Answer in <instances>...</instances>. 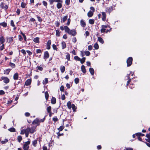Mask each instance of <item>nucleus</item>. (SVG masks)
I'll return each mask as SVG.
<instances>
[{
	"instance_id": "nucleus-55",
	"label": "nucleus",
	"mask_w": 150,
	"mask_h": 150,
	"mask_svg": "<svg viewBox=\"0 0 150 150\" xmlns=\"http://www.w3.org/2000/svg\"><path fill=\"white\" fill-rule=\"evenodd\" d=\"M48 82V80L47 79L45 78V79L44 81H43V83L44 84H47Z\"/></svg>"
},
{
	"instance_id": "nucleus-8",
	"label": "nucleus",
	"mask_w": 150,
	"mask_h": 150,
	"mask_svg": "<svg viewBox=\"0 0 150 150\" xmlns=\"http://www.w3.org/2000/svg\"><path fill=\"white\" fill-rule=\"evenodd\" d=\"M101 28L100 29V32L101 33H105L106 31V28H107V27L106 25H101Z\"/></svg>"
},
{
	"instance_id": "nucleus-18",
	"label": "nucleus",
	"mask_w": 150,
	"mask_h": 150,
	"mask_svg": "<svg viewBox=\"0 0 150 150\" xmlns=\"http://www.w3.org/2000/svg\"><path fill=\"white\" fill-rule=\"evenodd\" d=\"M93 14V13L91 10H90L87 13V16L89 17H92Z\"/></svg>"
},
{
	"instance_id": "nucleus-48",
	"label": "nucleus",
	"mask_w": 150,
	"mask_h": 150,
	"mask_svg": "<svg viewBox=\"0 0 150 150\" xmlns=\"http://www.w3.org/2000/svg\"><path fill=\"white\" fill-rule=\"evenodd\" d=\"M71 108H72L74 111H75V110L76 109V107L75 106V105L74 104H72V105Z\"/></svg>"
},
{
	"instance_id": "nucleus-22",
	"label": "nucleus",
	"mask_w": 150,
	"mask_h": 150,
	"mask_svg": "<svg viewBox=\"0 0 150 150\" xmlns=\"http://www.w3.org/2000/svg\"><path fill=\"white\" fill-rule=\"evenodd\" d=\"M39 37H36L34 38L33 41L35 43H39Z\"/></svg>"
},
{
	"instance_id": "nucleus-35",
	"label": "nucleus",
	"mask_w": 150,
	"mask_h": 150,
	"mask_svg": "<svg viewBox=\"0 0 150 150\" xmlns=\"http://www.w3.org/2000/svg\"><path fill=\"white\" fill-rule=\"evenodd\" d=\"M45 98L46 100H47L48 97H49V94L47 92H45Z\"/></svg>"
},
{
	"instance_id": "nucleus-37",
	"label": "nucleus",
	"mask_w": 150,
	"mask_h": 150,
	"mask_svg": "<svg viewBox=\"0 0 150 150\" xmlns=\"http://www.w3.org/2000/svg\"><path fill=\"white\" fill-rule=\"evenodd\" d=\"M66 58L67 59L68 61L70 60V54L69 53H67V54L66 56Z\"/></svg>"
},
{
	"instance_id": "nucleus-33",
	"label": "nucleus",
	"mask_w": 150,
	"mask_h": 150,
	"mask_svg": "<svg viewBox=\"0 0 150 150\" xmlns=\"http://www.w3.org/2000/svg\"><path fill=\"white\" fill-rule=\"evenodd\" d=\"M72 105L70 101H68L67 103V106L69 109H71V108Z\"/></svg>"
},
{
	"instance_id": "nucleus-23",
	"label": "nucleus",
	"mask_w": 150,
	"mask_h": 150,
	"mask_svg": "<svg viewBox=\"0 0 150 150\" xmlns=\"http://www.w3.org/2000/svg\"><path fill=\"white\" fill-rule=\"evenodd\" d=\"M81 71H82V72L83 73H86V69H85V67L84 65H83L81 66Z\"/></svg>"
},
{
	"instance_id": "nucleus-56",
	"label": "nucleus",
	"mask_w": 150,
	"mask_h": 150,
	"mask_svg": "<svg viewBox=\"0 0 150 150\" xmlns=\"http://www.w3.org/2000/svg\"><path fill=\"white\" fill-rule=\"evenodd\" d=\"M42 4L44 6H46V8H47V3L46 1H42Z\"/></svg>"
},
{
	"instance_id": "nucleus-61",
	"label": "nucleus",
	"mask_w": 150,
	"mask_h": 150,
	"mask_svg": "<svg viewBox=\"0 0 150 150\" xmlns=\"http://www.w3.org/2000/svg\"><path fill=\"white\" fill-rule=\"evenodd\" d=\"M11 25V26H15V25L14 24L13 21L12 20L11 21V23H10Z\"/></svg>"
},
{
	"instance_id": "nucleus-45",
	"label": "nucleus",
	"mask_w": 150,
	"mask_h": 150,
	"mask_svg": "<svg viewBox=\"0 0 150 150\" xmlns=\"http://www.w3.org/2000/svg\"><path fill=\"white\" fill-rule=\"evenodd\" d=\"M24 133L25 134L26 137H27L28 136L29 133V132L26 129H25L24 130Z\"/></svg>"
},
{
	"instance_id": "nucleus-25",
	"label": "nucleus",
	"mask_w": 150,
	"mask_h": 150,
	"mask_svg": "<svg viewBox=\"0 0 150 150\" xmlns=\"http://www.w3.org/2000/svg\"><path fill=\"white\" fill-rule=\"evenodd\" d=\"M51 103L52 104H54L56 103V99L54 97H53L51 100Z\"/></svg>"
},
{
	"instance_id": "nucleus-5",
	"label": "nucleus",
	"mask_w": 150,
	"mask_h": 150,
	"mask_svg": "<svg viewBox=\"0 0 150 150\" xmlns=\"http://www.w3.org/2000/svg\"><path fill=\"white\" fill-rule=\"evenodd\" d=\"M115 6H111L110 7H107L105 9V11L109 13H110L111 12H112Z\"/></svg>"
},
{
	"instance_id": "nucleus-6",
	"label": "nucleus",
	"mask_w": 150,
	"mask_h": 150,
	"mask_svg": "<svg viewBox=\"0 0 150 150\" xmlns=\"http://www.w3.org/2000/svg\"><path fill=\"white\" fill-rule=\"evenodd\" d=\"M32 123L33 125H36V126L40 125L39 120L38 118L35 119L33 121Z\"/></svg>"
},
{
	"instance_id": "nucleus-7",
	"label": "nucleus",
	"mask_w": 150,
	"mask_h": 150,
	"mask_svg": "<svg viewBox=\"0 0 150 150\" xmlns=\"http://www.w3.org/2000/svg\"><path fill=\"white\" fill-rule=\"evenodd\" d=\"M1 7L4 10H7L8 8V6L6 4L3 2H1L0 4Z\"/></svg>"
},
{
	"instance_id": "nucleus-15",
	"label": "nucleus",
	"mask_w": 150,
	"mask_h": 150,
	"mask_svg": "<svg viewBox=\"0 0 150 150\" xmlns=\"http://www.w3.org/2000/svg\"><path fill=\"white\" fill-rule=\"evenodd\" d=\"M31 82V80L30 79H28L25 83V85L28 86L30 85Z\"/></svg>"
},
{
	"instance_id": "nucleus-42",
	"label": "nucleus",
	"mask_w": 150,
	"mask_h": 150,
	"mask_svg": "<svg viewBox=\"0 0 150 150\" xmlns=\"http://www.w3.org/2000/svg\"><path fill=\"white\" fill-rule=\"evenodd\" d=\"M9 65L12 68H15L16 67V65L14 63L11 62L9 63Z\"/></svg>"
},
{
	"instance_id": "nucleus-29",
	"label": "nucleus",
	"mask_w": 150,
	"mask_h": 150,
	"mask_svg": "<svg viewBox=\"0 0 150 150\" xmlns=\"http://www.w3.org/2000/svg\"><path fill=\"white\" fill-rule=\"evenodd\" d=\"M86 58L85 57H83L81 59H80V62L81 64H83L84 63L86 60Z\"/></svg>"
},
{
	"instance_id": "nucleus-43",
	"label": "nucleus",
	"mask_w": 150,
	"mask_h": 150,
	"mask_svg": "<svg viewBox=\"0 0 150 150\" xmlns=\"http://www.w3.org/2000/svg\"><path fill=\"white\" fill-rule=\"evenodd\" d=\"M137 136H144V134H142L141 133H136L135 134Z\"/></svg>"
},
{
	"instance_id": "nucleus-3",
	"label": "nucleus",
	"mask_w": 150,
	"mask_h": 150,
	"mask_svg": "<svg viewBox=\"0 0 150 150\" xmlns=\"http://www.w3.org/2000/svg\"><path fill=\"white\" fill-rule=\"evenodd\" d=\"M133 58L132 57H129L127 60V67L130 66L132 63Z\"/></svg>"
},
{
	"instance_id": "nucleus-17",
	"label": "nucleus",
	"mask_w": 150,
	"mask_h": 150,
	"mask_svg": "<svg viewBox=\"0 0 150 150\" xmlns=\"http://www.w3.org/2000/svg\"><path fill=\"white\" fill-rule=\"evenodd\" d=\"M68 18V15L64 16L61 20V21L62 23H64L65 22L67 19Z\"/></svg>"
},
{
	"instance_id": "nucleus-19",
	"label": "nucleus",
	"mask_w": 150,
	"mask_h": 150,
	"mask_svg": "<svg viewBox=\"0 0 150 150\" xmlns=\"http://www.w3.org/2000/svg\"><path fill=\"white\" fill-rule=\"evenodd\" d=\"M146 137L147 138L145 139L146 140L150 143V134H147Z\"/></svg>"
},
{
	"instance_id": "nucleus-27",
	"label": "nucleus",
	"mask_w": 150,
	"mask_h": 150,
	"mask_svg": "<svg viewBox=\"0 0 150 150\" xmlns=\"http://www.w3.org/2000/svg\"><path fill=\"white\" fill-rule=\"evenodd\" d=\"M60 31L58 30H56V35L57 37H59L60 36Z\"/></svg>"
},
{
	"instance_id": "nucleus-9",
	"label": "nucleus",
	"mask_w": 150,
	"mask_h": 150,
	"mask_svg": "<svg viewBox=\"0 0 150 150\" xmlns=\"http://www.w3.org/2000/svg\"><path fill=\"white\" fill-rule=\"evenodd\" d=\"M1 79L5 83H7L9 82V80L7 77L3 76L1 77Z\"/></svg>"
},
{
	"instance_id": "nucleus-64",
	"label": "nucleus",
	"mask_w": 150,
	"mask_h": 150,
	"mask_svg": "<svg viewBox=\"0 0 150 150\" xmlns=\"http://www.w3.org/2000/svg\"><path fill=\"white\" fill-rule=\"evenodd\" d=\"M21 52L24 55H25L26 54V52L25 50L24 49H22L21 50Z\"/></svg>"
},
{
	"instance_id": "nucleus-44",
	"label": "nucleus",
	"mask_w": 150,
	"mask_h": 150,
	"mask_svg": "<svg viewBox=\"0 0 150 150\" xmlns=\"http://www.w3.org/2000/svg\"><path fill=\"white\" fill-rule=\"evenodd\" d=\"M52 46L54 50H56L57 51L58 48L54 44H53L52 45Z\"/></svg>"
},
{
	"instance_id": "nucleus-24",
	"label": "nucleus",
	"mask_w": 150,
	"mask_h": 150,
	"mask_svg": "<svg viewBox=\"0 0 150 150\" xmlns=\"http://www.w3.org/2000/svg\"><path fill=\"white\" fill-rule=\"evenodd\" d=\"M89 71L92 75H93L94 74V71L93 68L91 67L89 69Z\"/></svg>"
},
{
	"instance_id": "nucleus-38",
	"label": "nucleus",
	"mask_w": 150,
	"mask_h": 150,
	"mask_svg": "<svg viewBox=\"0 0 150 150\" xmlns=\"http://www.w3.org/2000/svg\"><path fill=\"white\" fill-rule=\"evenodd\" d=\"M37 143V140H35L32 142V144L35 147L36 146V145Z\"/></svg>"
},
{
	"instance_id": "nucleus-32",
	"label": "nucleus",
	"mask_w": 150,
	"mask_h": 150,
	"mask_svg": "<svg viewBox=\"0 0 150 150\" xmlns=\"http://www.w3.org/2000/svg\"><path fill=\"white\" fill-rule=\"evenodd\" d=\"M95 22L94 20L93 19H90L89 20V23L93 25L94 24Z\"/></svg>"
},
{
	"instance_id": "nucleus-20",
	"label": "nucleus",
	"mask_w": 150,
	"mask_h": 150,
	"mask_svg": "<svg viewBox=\"0 0 150 150\" xmlns=\"http://www.w3.org/2000/svg\"><path fill=\"white\" fill-rule=\"evenodd\" d=\"M98 40L102 44H103L104 43V41L102 38L100 37H98Z\"/></svg>"
},
{
	"instance_id": "nucleus-31",
	"label": "nucleus",
	"mask_w": 150,
	"mask_h": 150,
	"mask_svg": "<svg viewBox=\"0 0 150 150\" xmlns=\"http://www.w3.org/2000/svg\"><path fill=\"white\" fill-rule=\"evenodd\" d=\"M51 107L50 106L47 107V111L48 113H52L51 112Z\"/></svg>"
},
{
	"instance_id": "nucleus-41",
	"label": "nucleus",
	"mask_w": 150,
	"mask_h": 150,
	"mask_svg": "<svg viewBox=\"0 0 150 150\" xmlns=\"http://www.w3.org/2000/svg\"><path fill=\"white\" fill-rule=\"evenodd\" d=\"M17 139L19 142L20 143L22 139V138L21 136H19L17 137Z\"/></svg>"
},
{
	"instance_id": "nucleus-63",
	"label": "nucleus",
	"mask_w": 150,
	"mask_h": 150,
	"mask_svg": "<svg viewBox=\"0 0 150 150\" xmlns=\"http://www.w3.org/2000/svg\"><path fill=\"white\" fill-rule=\"evenodd\" d=\"M60 90L61 91H64V86H61L60 87Z\"/></svg>"
},
{
	"instance_id": "nucleus-51",
	"label": "nucleus",
	"mask_w": 150,
	"mask_h": 150,
	"mask_svg": "<svg viewBox=\"0 0 150 150\" xmlns=\"http://www.w3.org/2000/svg\"><path fill=\"white\" fill-rule=\"evenodd\" d=\"M37 69L39 70L42 71L43 70V68L40 66H37Z\"/></svg>"
},
{
	"instance_id": "nucleus-46",
	"label": "nucleus",
	"mask_w": 150,
	"mask_h": 150,
	"mask_svg": "<svg viewBox=\"0 0 150 150\" xmlns=\"http://www.w3.org/2000/svg\"><path fill=\"white\" fill-rule=\"evenodd\" d=\"M74 59L76 61H80V58L78 56H75L74 57Z\"/></svg>"
},
{
	"instance_id": "nucleus-28",
	"label": "nucleus",
	"mask_w": 150,
	"mask_h": 150,
	"mask_svg": "<svg viewBox=\"0 0 150 150\" xmlns=\"http://www.w3.org/2000/svg\"><path fill=\"white\" fill-rule=\"evenodd\" d=\"M26 6V4L24 2H22L21 4V7L22 8H24Z\"/></svg>"
},
{
	"instance_id": "nucleus-39",
	"label": "nucleus",
	"mask_w": 150,
	"mask_h": 150,
	"mask_svg": "<svg viewBox=\"0 0 150 150\" xmlns=\"http://www.w3.org/2000/svg\"><path fill=\"white\" fill-rule=\"evenodd\" d=\"M10 70H11L10 69H6V70L4 71V74H8L10 72Z\"/></svg>"
},
{
	"instance_id": "nucleus-21",
	"label": "nucleus",
	"mask_w": 150,
	"mask_h": 150,
	"mask_svg": "<svg viewBox=\"0 0 150 150\" xmlns=\"http://www.w3.org/2000/svg\"><path fill=\"white\" fill-rule=\"evenodd\" d=\"M62 2H60V3H57V4L56 6H57V8L58 9H60L62 7Z\"/></svg>"
},
{
	"instance_id": "nucleus-10",
	"label": "nucleus",
	"mask_w": 150,
	"mask_h": 150,
	"mask_svg": "<svg viewBox=\"0 0 150 150\" xmlns=\"http://www.w3.org/2000/svg\"><path fill=\"white\" fill-rule=\"evenodd\" d=\"M51 44V41L50 40H48L46 48L47 50H50V49L51 47L50 45Z\"/></svg>"
},
{
	"instance_id": "nucleus-50",
	"label": "nucleus",
	"mask_w": 150,
	"mask_h": 150,
	"mask_svg": "<svg viewBox=\"0 0 150 150\" xmlns=\"http://www.w3.org/2000/svg\"><path fill=\"white\" fill-rule=\"evenodd\" d=\"M85 53L86 56H89L90 54V52L88 51H85Z\"/></svg>"
},
{
	"instance_id": "nucleus-14",
	"label": "nucleus",
	"mask_w": 150,
	"mask_h": 150,
	"mask_svg": "<svg viewBox=\"0 0 150 150\" xmlns=\"http://www.w3.org/2000/svg\"><path fill=\"white\" fill-rule=\"evenodd\" d=\"M5 42V39L3 36H1L0 37V44L4 43Z\"/></svg>"
},
{
	"instance_id": "nucleus-49",
	"label": "nucleus",
	"mask_w": 150,
	"mask_h": 150,
	"mask_svg": "<svg viewBox=\"0 0 150 150\" xmlns=\"http://www.w3.org/2000/svg\"><path fill=\"white\" fill-rule=\"evenodd\" d=\"M64 128V127L63 126H61L58 128V129L59 131H61Z\"/></svg>"
},
{
	"instance_id": "nucleus-57",
	"label": "nucleus",
	"mask_w": 150,
	"mask_h": 150,
	"mask_svg": "<svg viewBox=\"0 0 150 150\" xmlns=\"http://www.w3.org/2000/svg\"><path fill=\"white\" fill-rule=\"evenodd\" d=\"M37 17L38 18V21L39 22H41L42 21V19L40 18V17L39 16H37Z\"/></svg>"
},
{
	"instance_id": "nucleus-11",
	"label": "nucleus",
	"mask_w": 150,
	"mask_h": 150,
	"mask_svg": "<svg viewBox=\"0 0 150 150\" xmlns=\"http://www.w3.org/2000/svg\"><path fill=\"white\" fill-rule=\"evenodd\" d=\"M49 57V54L48 51H46L44 52V59H46Z\"/></svg>"
},
{
	"instance_id": "nucleus-53",
	"label": "nucleus",
	"mask_w": 150,
	"mask_h": 150,
	"mask_svg": "<svg viewBox=\"0 0 150 150\" xmlns=\"http://www.w3.org/2000/svg\"><path fill=\"white\" fill-rule=\"evenodd\" d=\"M74 82L76 84L78 83L79 82V78H76L74 79Z\"/></svg>"
},
{
	"instance_id": "nucleus-60",
	"label": "nucleus",
	"mask_w": 150,
	"mask_h": 150,
	"mask_svg": "<svg viewBox=\"0 0 150 150\" xmlns=\"http://www.w3.org/2000/svg\"><path fill=\"white\" fill-rule=\"evenodd\" d=\"M49 2L50 5H52L55 2V0H49Z\"/></svg>"
},
{
	"instance_id": "nucleus-58",
	"label": "nucleus",
	"mask_w": 150,
	"mask_h": 150,
	"mask_svg": "<svg viewBox=\"0 0 150 150\" xmlns=\"http://www.w3.org/2000/svg\"><path fill=\"white\" fill-rule=\"evenodd\" d=\"M73 42L75 43L77 41V40L76 37L73 38L72 40Z\"/></svg>"
},
{
	"instance_id": "nucleus-47",
	"label": "nucleus",
	"mask_w": 150,
	"mask_h": 150,
	"mask_svg": "<svg viewBox=\"0 0 150 150\" xmlns=\"http://www.w3.org/2000/svg\"><path fill=\"white\" fill-rule=\"evenodd\" d=\"M8 141V139H5L4 140V141H2L1 142V143L2 144H4L6 142H7Z\"/></svg>"
},
{
	"instance_id": "nucleus-4",
	"label": "nucleus",
	"mask_w": 150,
	"mask_h": 150,
	"mask_svg": "<svg viewBox=\"0 0 150 150\" xmlns=\"http://www.w3.org/2000/svg\"><path fill=\"white\" fill-rule=\"evenodd\" d=\"M30 141H28L26 142L23 145V149L24 150H28L29 148V146L28 145L30 143Z\"/></svg>"
},
{
	"instance_id": "nucleus-26",
	"label": "nucleus",
	"mask_w": 150,
	"mask_h": 150,
	"mask_svg": "<svg viewBox=\"0 0 150 150\" xmlns=\"http://www.w3.org/2000/svg\"><path fill=\"white\" fill-rule=\"evenodd\" d=\"M0 25H1L4 28L6 27L7 26V24L5 22L0 23Z\"/></svg>"
},
{
	"instance_id": "nucleus-52",
	"label": "nucleus",
	"mask_w": 150,
	"mask_h": 150,
	"mask_svg": "<svg viewBox=\"0 0 150 150\" xmlns=\"http://www.w3.org/2000/svg\"><path fill=\"white\" fill-rule=\"evenodd\" d=\"M70 0H65V3L67 5H69L70 4Z\"/></svg>"
},
{
	"instance_id": "nucleus-16",
	"label": "nucleus",
	"mask_w": 150,
	"mask_h": 150,
	"mask_svg": "<svg viewBox=\"0 0 150 150\" xmlns=\"http://www.w3.org/2000/svg\"><path fill=\"white\" fill-rule=\"evenodd\" d=\"M61 45L62 47V49H64L66 47V44L64 41H62L61 43Z\"/></svg>"
},
{
	"instance_id": "nucleus-34",
	"label": "nucleus",
	"mask_w": 150,
	"mask_h": 150,
	"mask_svg": "<svg viewBox=\"0 0 150 150\" xmlns=\"http://www.w3.org/2000/svg\"><path fill=\"white\" fill-rule=\"evenodd\" d=\"M8 130L11 132H16V129L13 127H12L8 129Z\"/></svg>"
},
{
	"instance_id": "nucleus-62",
	"label": "nucleus",
	"mask_w": 150,
	"mask_h": 150,
	"mask_svg": "<svg viewBox=\"0 0 150 150\" xmlns=\"http://www.w3.org/2000/svg\"><path fill=\"white\" fill-rule=\"evenodd\" d=\"M18 39L20 41H22L23 40V38L21 35H18Z\"/></svg>"
},
{
	"instance_id": "nucleus-30",
	"label": "nucleus",
	"mask_w": 150,
	"mask_h": 150,
	"mask_svg": "<svg viewBox=\"0 0 150 150\" xmlns=\"http://www.w3.org/2000/svg\"><path fill=\"white\" fill-rule=\"evenodd\" d=\"M9 41L8 43H11L13 41V37H11L8 38Z\"/></svg>"
},
{
	"instance_id": "nucleus-12",
	"label": "nucleus",
	"mask_w": 150,
	"mask_h": 150,
	"mask_svg": "<svg viewBox=\"0 0 150 150\" xmlns=\"http://www.w3.org/2000/svg\"><path fill=\"white\" fill-rule=\"evenodd\" d=\"M102 19L103 21H105L106 19V14L104 12H102Z\"/></svg>"
},
{
	"instance_id": "nucleus-1",
	"label": "nucleus",
	"mask_w": 150,
	"mask_h": 150,
	"mask_svg": "<svg viewBox=\"0 0 150 150\" xmlns=\"http://www.w3.org/2000/svg\"><path fill=\"white\" fill-rule=\"evenodd\" d=\"M65 32L69 35H71L73 36H75L77 34L76 30H70L69 28L67 26H64Z\"/></svg>"
},
{
	"instance_id": "nucleus-2",
	"label": "nucleus",
	"mask_w": 150,
	"mask_h": 150,
	"mask_svg": "<svg viewBox=\"0 0 150 150\" xmlns=\"http://www.w3.org/2000/svg\"><path fill=\"white\" fill-rule=\"evenodd\" d=\"M36 129V127L33 126L31 128L27 127L25 129L30 133H34Z\"/></svg>"
},
{
	"instance_id": "nucleus-36",
	"label": "nucleus",
	"mask_w": 150,
	"mask_h": 150,
	"mask_svg": "<svg viewBox=\"0 0 150 150\" xmlns=\"http://www.w3.org/2000/svg\"><path fill=\"white\" fill-rule=\"evenodd\" d=\"M65 67L64 66H61L60 67V70L63 73L64 72L65 70Z\"/></svg>"
},
{
	"instance_id": "nucleus-59",
	"label": "nucleus",
	"mask_w": 150,
	"mask_h": 150,
	"mask_svg": "<svg viewBox=\"0 0 150 150\" xmlns=\"http://www.w3.org/2000/svg\"><path fill=\"white\" fill-rule=\"evenodd\" d=\"M71 22V19L69 18L67 19V25H69L70 23Z\"/></svg>"
},
{
	"instance_id": "nucleus-54",
	"label": "nucleus",
	"mask_w": 150,
	"mask_h": 150,
	"mask_svg": "<svg viewBox=\"0 0 150 150\" xmlns=\"http://www.w3.org/2000/svg\"><path fill=\"white\" fill-rule=\"evenodd\" d=\"M36 53L37 54L41 53L42 51L40 49H37L36 51Z\"/></svg>"
},
{
	"instance_id": "nucleus-40",
	"label": "nucleus",
	"mask_w": 150,
	"mask_h": 150,
	"mask_svg": "<svg viewBox=\"0 0 150 150\" xmlns=\"http://www.w3.org/2000/svg\"><path fill=\"white\" fill-rule=\"evenodd\" d=\"M94 47L96 50H97L99 48V45L97 43H96L94 45Z\"/></svg>"
},
{
	"instance_id": "nucleus-13",
	"label": "nucleus",
	"mask_w": 150,
	"mask_h": 150,
	"mask_svg": "<svg viewBox=\"0 0 150 150\" xmlns=\"http://www.w3.org/2000/svg\"><path fill=\"white\" fill-rule=\"evenodd\" d=\"M80 25L83 28L85 27L86 26V23L83 20L81 19L80 21Z\"/></svg>"
}]
</instances>
